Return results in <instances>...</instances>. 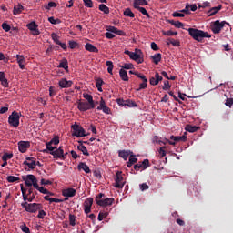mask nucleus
<instances>
[{"mask_svg":"<svg viewBox=\"0 0 233 233\" xmlns=\"http://www.w3.org/2000/svg\"><path fill=\"white\" fill-rule=\"evenodd\" d=\"M187 32L189 35L194 39L195 41H198V43H201L203 39L205 38H210V35L208 32H205L203 30L196 29V28H188Z\"/></svg>","mask_w":233,"mask_h":233,"instance_id":"obj_1","label":"nucleus"},{"mask_svg":"<svg viewBox=\"0 0 233 233\" xmlns=\"http://www.w3.org/2000/svg\"><path fill=\"white\" fill-rule=\"evenodd\" d=\"M21 207L25 208V212H30L31 214H35L37 210H41L42 205L37 203L28 204V202H22Z\"/></svg>","mask_w":233,"mask_h":233,"instance_id":"obj_2","label":"nucleus"},{"mask_svg":"<svg viewBox=\"0 0 233 233\" xmlns=\"http://www.w3.org/2000/svg\"><path fill=\"white\" fill-rule=\"evenodd\" d=\"M71 128L73 130L72 136H75L76 137H86V131L83 127L75 124L71 126Z\"/></svg>","mask_w":233,"mask_h":233,"instance_id":"obj_3","label":"nucleus"},{"mask_svg":"<svg viewBox=\"0 0 233 233\" xmlns=\"http://www.w3.org/2000/svg\"><path fill=\"white\" fill-rule=\"evenodd\" d=\"M225 25L230 26V24L227 23L226 21L219 22V20H216L211 26L213 34H219V32H221V30H223L225 27Z\"/></svg>","mask_w":233,"mask_h":233,"instance_id":"obj_4","label":"nucleus"},{"mask_svg":"<svg viewBox=\"0 0 233 233\" xmlns=\"http://www.w3.org/2000/svg\"><path fill=\"white\" fill-rule=\"evenodd\" d=\"M19 113L17 111H13L12 114L8 117V123L11 127H19V119H20Z\"/></svg>","mask_w":233,"mask_h":233,"instance_id":"obj_5","label":"nucleus"},{"mask_svg":"<svg viewBox=\"0 0 233 233\" xmlns=\"http://www.w3.org/2000/svg\"><path fill=\"white\" fill-rule=\"evenodd\" d=\"M25 187L37 188V178L34 175H27L24 177Z\"/></svg>","mask_w":233,"mask_h":233,"instance_id":"obj_6","label":"nucleus"},{"mask_svg":"<svg viewBox=\"0 0 233 233\" xmlns=\"http://www.w3.org/2000/svg\"><path fill=\"white\" fill-rule=\"evenodd\" d=\"M142 54L143 52H141L140 49H136V52L131 53L130 59H132L133 61H136L137 65H141V63L145 61V59H143Z\"/></svg>","mask_w":233,"mask_h":233,"instance_id":"obj_7","label":"nucleus"},{"mask_svg":"<svg viewBox=\"0 0 233 233\" xmlns=\"http://www.w3.org/2000/svg\"><path fill=\"white\" fill-rule=\"evenodd\" d=\"M92 205H94V198H88L84 202L85 214H90L92 212Z\"/></svg>","mask_w":233,"mask_h":233,"instance_id":"obj_8","label":"nucleus"},{"mask_svg":"<svg viewBox=\"0 0 233 233\" xmlns=\"http://www.w3.org/2000/svg\"><path fill=\"white\" fill-rule=\"evenodd\" d=\"M77 108L80 110V112H86V110H92L96 107H92L91 104L89 102H78Z\"/></svg>","mask_w":233,"mask_h":233,"instance_id":"obj_9","label":"nucleus"},{"mask_svg":"<svg viewBox=\"0 0 233 233\" xmlns=\"http://www.w3.org/2000/svg\"><path fill=\"white\" fill-rule=\"evenodd\" d=\"M52 156L54 159H62L65 157V150L63 149V146H60L59 148H56L55 152H52Z\"/></svg>","mask_w":233,"mask_h":233,"instance_id":"obj_10","label":"nucleus"},{"mask_svg":"<svg viewBox=\"0 0 233 233\" xmlns=\"http://www.w3.org/2000/svg\"><path fill=\"white\" fill-rule=\"evenodd\" d=\"M30 148V142L29 141H20L18 142V150L22 154H25Z\"/></svg>","mask_w":233,"mask_h":233,"instance_id":"obj_11","label":"nucleus"},{"mask_svg":"<svg viewBox=\"0 0 233 233\" xmlns=\"http://www.w3.org/2000/svg\"><path fill=\"white\" fill-rule=\"evenodd\" d=\"M23 165H25L30 168L31 170H34L35 168V158L32 157H27L25 158V161H24Z\"/></svg>","mask_w":233,"mask_h":233,"instance_id":"obj_12","label":"nucleus"},{"mask_svg":"<svg viewBox=\"0 0 233 233\" xmlns=\"http://www.w3.org/2000/svg\"><path fill=\"white\" fill-rule=\"evenodd\" d=\"M76 194H77V191L72 187L62 190V196H64V198H74Z\"/></svg>","mask_w":233,"mask_h":233,"instance_id":"obj_13","label":"nucleus"},{"mask_svg":"<svg viewBox=\"0 0 233 233\" xmlns=\"http://www.w3.org/2000/svg\"><path fill=\"white\" fill-rule=\"evenodd\" d=\"M114 204V198H104L102 200L97 201L99 207H110Z\"/></svg>","mask_w":233,"mask_h":233,"instance_id":"obj_14","label":"nucleus"},{"mask_svg":"<svg viewBox=\"0 0 233 233\" xmlns=\"http://www.w3.org/2000/svg\"><path fill=\"white\" fill-rule=\"evenodd\" d=\"M58 85L60 88H70V86L74 85V82H72V80H67L66 78H62L59 80Z\"/></svg>","mask_w":233,"mask_h":233,"instance_id":"obj_15","label":"nucleus"},{"mask_svg":"<svg viewBox=\"0 0 233 233\" xmlns=\"http://www.w3.org/2000/svg\"><path fill=\"white\" fill-rule=\"evenodd\" d=\"M160 81H163V76H161L157 72L155 73V77H151L149 79V83L152 85V86L159 85Z\"/></svg>","mask_w":233,"mask_h":233,"instance_id":"obj_16","label":"nucleus"},{"mask_svg":"<svg viewBox=\"0 0 233 233\" xmlns=\"http://www.w3.org/2000/svg\"><path fill=\"white\" fill-rule=\"evenodd\" d=\"M115 181H116V184H115L116 188H123V187H125V182H123V177L121 176V174L116 173Z\"/></svg>","mask_w":233,"mask_h":233,"instance_id":"obj_17","label":"nucleus"},{"mask_svg":"<svg viewBox=\"0 0 233 233\" xmlns=\"http://www.w3.org/2000/svg\"><path fill=\"white\" fill-rule=\"evenodd\" d=\"M77 170H79V171L83 170L84 172H86V174H90V172H92L90 170V167H88V165H86V163H85V162H80L78 164Z\"/></svg>","mask_w":233,"mask_h":233,"instance_id":"obj_18","label":"nucleus"},{"mask_svg":"<svg viewBox=\"0 0 233 233\" xmlns=\"http://www.w3.org/2000/svg\"><path fill=\"white\" fill-rule=\"evenodd\" d=\"M170 139H171L172 141H175V143H179V141H182V142L185 143V141H187V132L184 133V135L181 136V137H179V136L176 137V136L172 135V136L170 137Z\"/></svg>","mask_w":233,"mask_h":233,"instance_id":"obj_19","label":"nucleus"},{"mask_svg":"<svg viewBox=\"0 0 233 233\" xmlns=\"http://www.w3.org/2000/svg\"><path fill=\"white\" fill-rule=\"evenodd\" d=\"M79 145L77 146V149L82 152L84 156H90V153H88V149L85 145H83V141H78Z\"/></svg>","mask_w":233,"mask_h":233,"instance_id":"obj_20","label":"nucleus"},{"mask_svg":"<svg viewBox=\"0 0 233 233\" xmlns=\"http://www.w3.org/2000/svg\"><path fill=\"white\" fill-rule=\"evenodd\" d=\"M0 82L4 88H8V79L5 76V72H0Z\"/></svg>","mask_w":233,"mask_h":233,"instance_id":"obj_21","label":"nucleus"},{"mask_svg":"<svg viewBox=\"0 0 233 233\" xmlns=\"http://www.w3.org/2000/svg\"><path fill=\"white\" fill-rule=\"evenodd\" d=\"M16 61L21 70H25V63H26V61L25 60V56L21 55H16Z\"/></svg>","mask_w":233,"mask_h":233,"instance_id":"obj_22","label":"nucleus"},{"mask_svg":"<svg viewBox=\"0 0 233 233\" xmlns=\"http://www.w3.org/2000/svg\"><path fill=\"white\" fill-rule=\"evenodd\" d=\"M83 97L84 99H86L87 103H90L91 107H96V103L94 102V97L92 96V95L88 93H84Z\"/></svg>","mask_w":233,"mask_h":233,"instance_id":"obj_23","label":"nucleus"},{"mask_svg":"<svg viewBox=\"0 0 233 233\" xmlns=\"http://www.w3.org/2000/svg\"><path fill=\"white\" fill-rule=\"evenodd\" d=\"M130 154H132V151H130V150H120V151H118L119 157H122V159L124 161H127V159H128V156H130Z\"/></svg>","mask_w":233,"mask_h":233,"instance_id":"obj_24","label":"nucleus"},{"mask_svg":"<svg viewBox=\"0 0 233 233\" xmlns=\"http://www.w3.org/2000/svg\"><path fill=\"white\" fill-rule=\"evenodd\" d=\"M85 48L87 52H93L94 54H97V52H99V49L90 43L86 44Z\"/></svg>","mask_w":233,"mask_h":233,"instance_id":"obj_25","label":"nucleus"},{"mask_svg":"<svg viewBox=\"0 0 233 233\" xmlns=\"http://www.w3.org/2000/svg\"><path fill=\"white\" fill-rule=\"evenodd\" d=\"M44 199L46 201H49V203H63V201H64L61 198H50V196H48V195L45 196Z\"/></svg>","mask_w":233,"mask_h":233,"instance_id":"obj_26","label":"nucleus"},{"mask_svg":"<svg viewBox=\"0 0 233 233\" xmlns=\"http://www.w3.org/2000/svg\"><path fill=\"white\" fill-rule=\"evenodd\" d=\"M223 8V5H219L217 7H212L209 11H208V14H209V16H212V15H216L218 14V12H219V10H221Z\"/></svg>","mask_w":233,"mask_h":233,"instance_id":"obj_27","label":"nucleus"},{"mask_svg":"<svg viewBox=\"0 0 233 233\" xmlns=\"http://www.w3.org/2000/svg\"><path fill=\"white\" fill-rule=\"evenodd\" d=\"M150 57L151 59H153V63H155V65H159V63L161 62V53H157Z\"/></svg>","mask_w":233,"mask_h":233,"instance_id":"obj_28","label":"nucleus"},{"mask_svg":"<svg viewBox=\"0 0 233 233\" xmlns=\"http://www.w3.org/2000/svg\"><path fill=\"white\" fill-rule=\"evenodd\" d=\"M23 10H25V7L23 5H15L13 14H14V15H19V14H21V12H23Z\"/></svg>","mask_w":233,"mask_h":233,"instance_id":"obj_29","label":"nucleus"},{"mask_svg":"<svg viewBox=\"0 0 233 233\" xmlns=\"http://www.w3.org/2000/svg\"><path fill=\"white\" fill-rule=\"evenodd\" d=\"M119 76H120V79H122V81H128V73H127V70L120 69Z\"/></svg>","mask_w":233,"mask_h":233,"instance_id":"obj_30","label":"nucleus"},{"mask_svg":"<svg viewBox=\"0 0 233 233\" xmlns=\"http://www.w3.org/2000/svg\"><path fill=\"white\" fill-rule=\"evenodd\" d=\"M147 5H148L147 0H134V8L136 6H147Z\"/></svg>","mask_w":233,"mask_h":233,"instance_id":"obj_31","label":"nucleus"},{"mask_svg":"<svg viewBox=\"0 0 233 233\" xmlns=\"http://www.w3.org/2000/svg\"><path fill=\"white\" fill-rule=\"evenodd\" d=\"M185 130L187 132L194 133V132H198V130H199V127L192 126V125H187L186 127H185Z\"/></svg>","mask_w":233,"mask_h":233,"instance_id":"obj_32","label":"nucleus"},{"mask_svg":"<svg viewBox=\"0 0 233 233\" xmlns=\"http://www.w3.org/2000/svg\"><path fill=\"white\" fill-rule=\"evenodd\" d=\"M167 45H172L173 46H180L181 43L179 40H176L174 38H168Z\"/></svg>","mask_w":233,"mask_h":233,"instance_id":"obj_33","label":"nucleus"},{"mask_svg":"<svg viewBox=\"0 0 233 233\" xmlns=\"http://www.w3.org/2000/svg\"><path fill=\"white\" fill-rule=\"evenodd\" d=\"M58 68H64V70H68V60H66V58L61 60Z\"/></svg>","mask_w":233,"mask_h":233,"instance_id":"obj_34","label":"nucleus"},{"mask_svg":"<svg viewBox=\"0 0 233 233\" xmlns=\"http://www.w3.org/2000/svg\"><path fill=\"white\" fill-rule=\"evenodd\" d=\"M135 9L138 10V12H141V14L143 15H146V17L150 18V15L148 14V12L147 11V9L145 7L136 6Z\"/></svg>","mask_w":233,"mask_h":233,"instance_id":"obj_35","label":"nucleus"},{"mask_svg":"<svg viewBox=\"0 0 233 233\" xmlns=\"http://www.w3.org/2000/svg\"><path fill=\"white\" fill-rule=\"evenodd\" d=\"M124 15L125 17H131V18L136 17V15H134L131 8H126L124 11Z\"/></svg>","mask_w":233,"mask_h":233,"instance_id":"obj_36","label":"nucleus"},{"mask_svg":"<svg viewBox=\"0 0 233 233\" xmlns=\"http://www.w3.org/2000/svg\"><path fill=\"white\" fill-rule=\"evenodd\" d=\"M100 12H104L105 14H110V8H108V6H106V5L105 4H101L98 6Z\"/></svg>","mask_w":233,"mask_h":233,"instance_id":"obj_37","label":"nucleus"},{"mask_svg":"<svg viewBox=\"0 0 233 233\" xmlns=\"http://www.w3.org/2000/svg\"><path fill=\"white\" fill-rule=\"evenodd\" d=\"M106 65L107 67V72L108 74H110L111 76L114 74L112 71L114 70V63L112 61H106Z\"/></svg>","mask_w":233,"mask_h":233,"instance_id":"obj_38","label":"nucleus"},{"mask_svg":"<svg viewBox=\"0 0 233 233\" xmlns=\"http://www.w3.org/2000/svg\"><path fill=\"white\" fill-rule=\"evenodd\" d=\"M126 106H128L129 108H136L137 107V104H136L134 100L127 99L126 100Z\"/></svg>","mask_w":233,"mask_h":233,"instance_id":"obj_39","label":"nucleus"},{"mask_svg":"<svg viewBox=\"0 0 233 233\" xmlns=\"http://www.w3.org/2000/svg\"><path fill=\"white\" fill-rule=\"evenodd\" d=\"M147 86H148V80H144V81L139 85V88H137V91L139 92L140 90H145V88H147Z\"/></svg>","mask_w":233,"mask_h":233,"instance_id":"obj_40","label":"nucleus"},{"mask_svg":"<svg viewBox=\"0 0 233 233\" xmlns=\"http://www.w3.org/2000/svg\"><path fill=\"white\" fill-rule=\"evenodd\" d=\"M46 148H47V150H48V152H49V154L52 156V152H55L56 151V148H57V147H53L52 146V144H50L49 142H47L46 144Z\"/></svg>","mask_w":233,"mask_h":233,"instance_id":"obj_41","label":"nucleus"},{"mask_svg":"<svg viewBox=\"0 0 233 233\" xmlns=\"http://www.w3.org/2000/svg\"><path fill=\"white\" fill-rule=\"evenodd\" d=\"M140 165L142 166V168L144 170H147V168H148V167H150V161L148 159H144L142 161V163H140Z\"/></svg>","mask_w":233,"mask_h":233,"instance_id":"obj_42","label":"nucleus"},{"mask_svg":"<svg viewBox=\"0 0 233 233\" xmlns=\"http://www.w3.org/2000/svg\"><path fill=\"white\" fill-rule=\"evenodd\" d=\"M49 23H51V25H60L61 20L59 18H54V16H51L48 18Z\"/></svg>","mask_w":233,"mask_h":233,"instance_id":"obj_43","label":"nucleus"},{"mask_svg":"<svg viewBox=\"0 0 233 233\" xmlns=\"http://www.w3.org/2000/svg\"><path fill=\"white\" fill-rule=\"evenodd\" d=\"M36 190H39L41 194H50V191L48 189L45 188L44 187H39V184H37Z\"/></svg>","mask_w":233,"mask_h":233,"instance_id":"obj_44","label":"nucleus"},{"mask_svg":"<svg viewBox=\"0 0 233 233\" xmlns=\"http://www.w3.org/2000/svg\"><path fill=\"white\" fill-rule=\"evenodd\" d=\"M198 8H210V2H203L198 4Z\"/></svg>","mask_w":233,"mask_h":233,"instance_id":"obj_45","label":"nucleus"},{"mask_svg":"<svg viewBox=\"0 0 233 233\" xmlns=\"http://www.w3.org/2000/svg\"><path fill=\"white\" fill-rule=\"evenodd\" d=\"M12 157H14V154L10 153H5L2 157V160L3 161H8V159H12Z\"/></svg>","mask_w":233,"mask_h":233,"instance_id":"obj_46","label":"nucleus"},{"mask_svg":"<svg viewBox=\"0 0 233 233\" xmlns=\"http://www.w3.org/2000/svg\"><path fill=\"white\" fill-rule=\"evenodd\" d=\"M21 192L24 201H26V199H28V195H26V188L23 187V184H21Z\"/></svg>","mask_w":233,"mask_h":233,"instance_id":"obj_47","label":"nucleus"},{"mask_svg":"<svg viewBox=\"0 0 233 233\" xmlns=\"http://www.w3.org/2000/svg\"><path fill=\"white\" fill-rule=\"evenodd\" d=\"M20 229L24 233H30V228L28 227H26L25 223H22V225H20Z\"/></svg>","mask_w":233,"mask_h":233,"instance_id":"obj_48","label":"nucleus"},{"mask_svg":"<svg viewBox=\"0 0 233 233\" xmlns=\"http://www.w3.org/2000/svg\"><path fill=\"white\" fill-rule=\"evenodd\" d=\"M83 2L87 8H94V2L92 0H83Z\"/></svg>","mask_w":233,"mask_h":233,"instance_id":"obj_49","label":"nucleus"},{"mask_svg":"<svg viewBox=\"0 0 233 233\" xmlns=\"http://www.w3.org/2000/svg\"><path fill=\"white\" fill-rule=\"evenodd\" d=\"M27 28L28 30L33 32V30H35V28H37V24H35V22H31L27 25Z\"/></svg>","mask_w":233,"mask_h":233,"instance_id":"obj_50","label":"nucleus"},{"mask_svg":"<svg viewBox=\"0 0 233 233\" xmlns=\"http://www.w3.org/2000/svg\"><path fill=\"white\" fill-rule=\"evenodd\" d=\"M69 225H71V227H76V217H75V215H72V214L69 215Z\"/></svg>","mask_w":233,"mask_h":233,"instance_id":"obj_51","label":"nucleus"},{"mask_svg":"<svg viewBox=\"0 0 233 233\" xmlns=\"http://www.w3.org/2000/svg\"><path fill=\"white\" fill-rule=\"evenodd\" d=\"M19 180H20V178L17 177H14V176L7 177L8 183H15V181H19Z\"/></svg>","mask_w":233,"mask_h":233,"instance_id":"obj_52","label":"nucleus"},{"mask_svg":"<svg viewBox=\"0 0 233 233\" xmlns=\"http://www.w3.org/2000/svg\"><path fill=\"white\" fill-rule=\"evenodd\" d=\"M51 37H52L54 43H56V45H58V44L61 43V41H59V36L57 35V34L53 33V34L51 35Z\"/></svg>","mask_w":233,"mask_h":233,"instance_id":"obj_53","label":"nucleus"},{"mask_svg":"<svg viewBox=\"0 0 233 233\" xmlns=\"http://www.w3.org/2000/svg\"><path fill=\"white\" fill-rule=\"evenodd\" d=\"M96 110H102L104 114H110V107L104 106L103 107H97Z\"/></svg>","mask_w":233,"mask_h":233,"instance_id":"obj_54","label":"nucleus"},{"mask_svg":"<svg viewBox=\"0 0 233 233\" xmlns=\"http://www.w3.org/2000/svg\"><path fill=\"white\" fill-rule=\"evenodd\" d=\"M107 32H110L111 34H116L117 33V28L112 25H109L106 28Z\"/></svg>","mask_w":233,"mask_h":233,"instance_id":"obj_55","label":"nucleus"},{"mask_svg":"<svg viewBox=\"0 0 233 233\" xmlns=\"http://www.w3.org/2000/svg\"><path fill=\"white\" fill-rule=\"evenodd\" d=\"M107 32H110L111 34H116L117 33V28L112 25H109L106 28Z\"/></svg>","mask_w":233,"mask_h":233,"instance_id":"obj_56","label":"nucleus"},{"mask_svg":"<svg viewBox=\"0 0 233 233\" xmlns=\"http://www.w3.org/2000/svg\"><path fill=\"white\" fill-rule=\"evenodd\" d=\"M123 70H132L134 68V65L132 64H124L123 66H120Z\"/></svg>","mask_w":233,"mask_h":233,"instance_id":"obj_57","label":"nucleus"},{"mask_svg":"<svg viewBox=\"0 0 233 233\" xmlns=\"http://www.w3.org/2000/svg\"><path fill=\"white\" fill-rule=\"evenodd\" d=\"M108 216V212H100L98 214V221H103V219H105V218H106Z\"/></svg>","mask_w":233,"mask_h":233,"instance_id":"obj_58","label":"nucleus"},{"mask_svg":"<svg viewBox=\"0 0 233 233\" xmlns=\"http://www.w3.org/2000/svg\"><path fill=\"white\" fill-rule=\"evenodd\" d=\"M48 143H50V145H59V137H55Z\"/></svg>","mask_w":233,"mask_h":233,"instance_id":"obj_59","label":"nucleus"},{"mask_svg":"<svg viewBox=\"0 0 233 233\" xmlns=\"http://www.w3.org/2000/svg\"><path fill=\"white\" fill-rule=\"evenodd\" d=\"M104 198H105V194L99 193L98 195H96L95 199L96 205H97V201H102V199Z\"/></svg>","mask_w":233,"mask_h":233,"instance_id":"obj_60","label":"nucleus"},{"mask_svg":"<svg viewBox=\"0 0 233 233\" xmlns=\"http://www.w3.org/2000/svg\"><path fill=\"white\" fill-rule=\"evenodd\" d=\"M2 28H3V30H5V32H10V30L12 29L10 25H8L6 23L2 24Z\"/></svg>","mask_w":233,"mask_h":233,"instance_id":"obj_61","label":"nucleus"},{"mask_svg":"<svg viewBox=\"0 0 233 233\" xmlns=\"http://www.w3.org/2000/svg\"><path fill=\"white\" fill-rule=\"evenodd\" d=\"M94 177H96V179H101V171L100 170H94L93 171Z\"/></svg>","mask_w":233,"mask_h":233,"instance_id":"obj_62","label":"nucleus"},{"mask_svg":"<svg viewBox=\"0 0 233 233\" xmlns=\"http://www.w3.org/2000/svg\"><path fill=\"white\" fill-rule=\"evenodd\" d=\"M139 187L142 192H145V190H148V188H150V187L147 186V183L140 184Z\"/></svg>","mask_w":233,"mask_h":233,"instance_id":"obj_63","label":"nucleus"},{"mask_svg":"<svg viewBox=\"0 0 233 233\" xmlns=\"http://www.w3.org/2000/svg\"><path fill=\"white\" fill-rule=\"evenodd\" d=\"M225 105L226 106H229V108H231L233 105V98H227Z\"/></svg>","mask_w":233,"mask_h":233,"instance_id":"obj_64","label":"nucleus"}]
</instances>
